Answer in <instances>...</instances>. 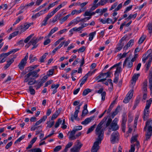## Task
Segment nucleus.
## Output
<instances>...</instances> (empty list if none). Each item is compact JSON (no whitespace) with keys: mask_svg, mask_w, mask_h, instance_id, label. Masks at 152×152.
<instances>
[{"mask_svg":"<svg viewBox=\"0 0 152 152\" xmlns=\"http://www.w3.org/2000/svg\"><path fill=\"white\" fill-rule=\"evenodd\" d=\"M150 111L149 109H144L143 112L142 117L144 121L146 120L149 116Z\"/></svg>","mask_w":152,"mask_h":152,"instance_id":"13","label":"nucleus"},{"mask_svg":"<svg viewBox=\"0 0 152 152\" xmlns=\"http://www.w3.org/2000/svg\"><path fill=\"white\" fill-rule=\"evenodd\" d=\"M33 87L32 86H30L29 87V90L30 91L31 94L32 95H34L35 94V91L32 88Z\"/></svg>","mask_w":152,"mask_h":152,"instance_id":"53","label":"nucleus"},{"mask_svg":"<svg viewBox=\"0 0 152 152\" xmlns=\"http://www.w3.org/2000/svg\"><path fill=\"white\" fill-rule=\"evenodd\" d=\"M152 52L151 49L148 50L146 53L144 54L142 58V61L144 63H145L146 60L148 59H149L151 57H152V54H151Z\"/></svg>","mask_w":152,"mask_h":152,"instance_id":"10","label":"nucleus"},{"mask_svg":"<svg viewBox=\"0 0 152 152\" xmlns=\"http://www.w3.org/2000/svg\"><path fill=\"white\" fill-rule=\"evenodd\" d=\"M137 136L135 135L131 137V142L133 144L135 142L137 141Z\"/></svg>","mask_w":152,"mask_h":152,"instance_id":"42","label":"nucleus"},{"mask_svg":"<svg viewBox=\"0 0 152 152\" xmlns=\"http://www.w3.org/2000/svg\"><path fill=\"white\" fill-rule=\"evenodd\" d=\"M58 30V27H55L54 28H53L50 30L48 36H47V37H46L45 38H49L56 31H57Z\"/></svg>","mask_w":152,"mask_h":152,"instance_id":"25","label":"nucleus"},{"mask_svg":"<svg viewBox=\"0 0 152 152\" xmlns=\"http://www.w3.org/2000/svg\"><path fill=\"white\" fill-rule=\"evenodd\" d=\"M96 126V124H94L91 126L88 130L87 134H89L92 131L94 130V129L95 128Z\"/></svg>","mask_w":152,"mask_h":152,"instance_id":"40","label":"nucleus"},{"mask_svg":"<svg viewBox=\"0 0 152 152\" xmlns=\"http://www.w3.org/2000/svg\"><path fill=\"white\" fill-rule=\"evenodd\" d=\"M55 5V4L54 3H53L50 4L48 7L47 8H45V10H46V11L47 12L51 7H53Z\"/></svg>","mask_w":152,"mask_h":152,"instance_id":"55","label":"nucleus"},{"mask_svg":"<svg viewBox=\"0 0 152 152\" xmlns=\"http://www.w3.org/2000/svg\"><path fill=\"white\" fill-rule=\"evenodd\" d=\"M34 4V2L33 1H32L29 3H28V4H27L26 5H25L23 7V8H26L27 9L28 8V7H31L32 6H33Z\"/></svg>","mask_w":152,"mask_h":152,"instance_id":"47","label":"nucleus"},{"mask_svg":"<svg viewBox=\"0 0 152 152\" xmlns=\"http://www.w3.org/2000/svg\"><path fill=\"white\" fill-rule=\"evenodd\" d=\"M115 100L113 101V102L111 103L107 111V113H109L111 111L114 107V105L115 104Z\"/></svg>","mask_w":152,"mask_h":152,"instance_id":"36","label":"nucleus"},{"mask_svg":"<svg viewBox=\"0 0 152 152\" xmlns=\"http://www.w3.org/2000/svg\"><path fill=\"white\" fill-rule=\"evenodd\" d=\"M91 12H90L89 10H87L85 12V13L83 14V16H91Z\"/></svg>","mask_w":152,"mask_h":152,"instance_id":"58","label":"nucleus"},{"mask_svg":"<svg viewBox=\"0 0 152 152\" xmlns=\"http://www.w3.org/2000/svg\"><path fill=\"white\" fill-rule=\"evenodd\" d=\"M48 53H45L39 59V61L41 63H42L44 62V59H45L46 56L48 55Z\"/></svg>","mask_w":152,"mask_h":152,"instance_id":"38","label":"nucleus"},{"mask_svg":"<svg viewBox=\"0 0 152 152\" xmlns=\"http://www.w3.org/2000/svg\"><path fill=\"white\" fill-rule=\"evenodd\" d=\"M152 121L151 120H147L145 126L144 127V129L146 130L147 129L146 137L145 140H148L149 139L152 135V127L150 125V123Z\"/></svg>","mask_w":152,"mask_h":152,"instance_id":"3","label":"nucleus"},{"mask_svg":"<svg viewBox=\"0 0 152 152\" xmlns=\"http://www.w3.org/2000/svg\"><path fill=\"white\" fill-rule=\"evenodd\" d=\"M120 108V107L118 106L116 108L114 111L111 114V117L112 118H113L118 113V110H119Z\"/></svg>","mask_w":152,"mask_h":152,"instance_id":"28","label":"nucleus"},{"mask_svg":"<svg viewBox=\"0 0 152 152\" xmlns=\"http://www.w3.org/2000/svg\"><path fill=\"white\" fill-rule=\"evenodd\" d=\"M82 129V126H76L70 133H72V134H75L77 131L81 130Z\"/></svg>","mask_w":152,"mask_h":152,"instance_id":"23","label":"nucleus"},{"mask_svg":"<svg viewBox=\"0 0 152 152\" xmlns=\"http://www.w3.org/2000/svg\"><path fill=\"white\" fill-rule=\"evenodd\" d=\"M147 27L148 29L149 30V33L151 34L152 32V24L151 23L148 24Z\"/></svg>","mask_w":152,"mask_h":152,"instance_id":"50","label":"nucleus"},{"mask_svg":"<svg viewBox=\"0 0 152 152\" xmlns=\"http://www.w3.org/2000/svg\"><path fill=\"white\" fill-rule=\"evenodd\" d=\"M94 116H92L86 119L85 120L83 121L81 124H82L86 125L91 122L92 120H93L94 118Z\"/></svg>","mask_w":152,"mask_h":152,"instance_id":"16","label":"nucleus"},{"mask_svg":"<svg viewBox=\"0 0 152 152\" xmlns=\"http://www.w3.org/2000/svg\"><path fill=\"white\" fill-rule=\"evenodd\" d=\"M137 15V13H136L134 15L130 14L129 15V16L127 18V19H128V20H131L132 18L135 19L136 18Z\"/></svg>","mask_w":152,"mask_h":152,"instance_id":"43","label":"nucleus"},{"mask_svg":"<svg viewBox=\"0 0 152 152\" xmlns=\"http://www.w3.org/2000/svg\"><path fill=\"white\" fill-rule=\"evenodd\" d=\"M28 58V53H27L25 57L21 61L18 66L19 69L21 70L23 69L26 63Z\"/></svg>","mask_w":152,"mask_h":152,"instance_id":"7","label":"nucleus"},{"mask_svg":"<svg viewBox=\"0 0 152 152\" xmlns=\"http://www.w3.org/2000/svg\"><path fill=\"white\" fill-rule=\"evenodd\" d=\"M119 135V134L118 132H114L112 134L110 138V141L111 143L114 144L118 141V140Z\"/></svg>","mask_w":152,"mask_h":152,"instance_id":"9","label":"nucleus"},{"mask_svg":"<svg viewBox=\"0 0 152 152\" xmlns=\"http://www.w3.org/2000/svg\"><path fill=\"white\" fill-rule=\"evenodd\" d=\"M110 74L111 72L110 71H109L106 73H101L99 75L96 77L95 79L96 80H98L101 77H104V75H107V77H109L110 76Z\"/></svg>","mask_w":152,"mask_h":152,"instance_id":"18","label":"nucleus"},{"mask_svg":"<svg viewBox=\"0 0 152 152\" xmlns=\"http://www.w3.org/2000/svg\"><path fill=\"white\" fill-rule=\"evenodd\" d=\"M134 39H131L127 43L126 45L124 47V49L126 50L128 48L132 46L134 42Z\"/></svg>","mask_w":152,"mask_h":152,"instance_id":"22","label":"nucleus"},{"mask_svg":"<svg viewBox=\"0 0 152 152\" xmlns=\"http://www.w3.org/2000/svg\"><path fill=\"white\" fill-rule=\"evenodd\" d=\"M117 68L115 71V75H117L118 74H119V73H120L122 71V69L121 67L116 66Z\"/></svg>","mask_w":152,"mask_h":152,"instance_id":"45","label":"nucleus"},{"mask_svg":"<svg viewBox=\"0 0 152 152\" xmlns=\"http://www.w3.org/2000/svg\"><path fill=\"white\" fill-rule=\"evenodd\" d=\"M54 72V69H50L47 72V74L49 76H50V75H53Z\"/></svg>","mask_w":152,"mask_h":152,"instance_id":"63","label":"nucleus"},{"mask_svg":"<svg viewBox=\"0 0 152 152\" xmlns=\"http://www.w3.org/2000/svg\"><path fill=\"white\" fill-rule=\"evenodd\" d=\"M80 4V7H81V9H84V11H85V10H86V8H85V7H83L84 6H85V5H86L88 3L87 2H85L81 4H80V3H79Z\"/></svg>","mask_w":152,"mask_h":152,"instance_id":"56","label":"nucleus"},{"mask_svg":"<svg viewBox=\"0 0 152 152\" xmlns=\"http://www.w3.org/2000/svg\"><path fill=\"white\" fill-rule=\"evenodd\" d=\"M75 134H72V133H70L69 137V139L71 140H75L77 138L80 136L82 134L81 132H78L76 135H75Z\"/></svg>","mask_w":152,"mask_h":152,"instance_id":"17","label":"nucleus"},{"mask_svg":"<svg viewBox=\"0 0 152 152\" xmlns=\"http://www.w3.org/2000/svg\"><path fill=\"white\" fill-rule=\"evenodd\" d=\"M62 7L61 6V5L60 4V5L58 6V7L56 8L54 10H53L51 12H50V14L52 15H53L56 12L58 11Z\"/></svg>","mask_w":152,"mask_h":152,"instance_id":"35","label":"nucleus"},{"mask_svg":"<svg viewBox=\"0 0 152 152\" xmlns=\"http://www.w3.org/2000/svg\"><path fill=\"white\" fill-rule=\"evenodd\" d=\"M140 76V74H134L132 77V80L136 81V80L138 79V77Z\"/></svg>","mask_w":152,"mask_h":152,"instance_id":"49","label":"nucleus"},{"mask_svg":"<svg viewBox=\"0 0 152 152\" xmlns=\"http://www.w3.org/2000/svg\"><path fill=\"white\" fill-rule=\"evenodd\" d=\"M34 35V34H32L24 40V42L25 43H27L31 38Z\"/></svg>","mask_w":152,"mask_h":152,"instance_id":"48","label":"nucleus"},{"mask_svg":"<svg viewBox=\"0 0 152 152\" xmlns=\"http://www.w3.org/2000/svg\"><path fill=\"white\" fill-rule=\"evenodd\" d=\"M152 102V99L150 98L149 100L146 101V104L145 107V108L149 109Z\"/></svg>","mask_w":152,"mask_h":152,"instance_id":"29","label":"nucleus"},{"mask_svg":"<svg viewBox=\"0 0 152 152\" xmlns=\"http://www.w3.org/2000/svg\"><path fill=\"white\" fill-rule=\"evenodd\" d=\"M108 117V116L104 117L98 124L96 129V133L98 135V137L92 147V152H97L99 148V145L101 143L103 139L105 129L104 128H102V125L106 121Z\"/></svg>","mask_w":152,"mask_h":152,"instance_id":"1","label":"nucleus"},{"mask_svg":"<svg viewBox=\"0 0 152 152\" xmlns=\"http://www.w3.org/2000/svg\"><path fill=\"white\" fill-rule=\"evenodd\" d=\"M33 24V23H24L18 27L17 30L20 31L21 32H24Z\"/></svg>","mask_w":152,"mask_h":152,"instance_id":"6","label":"nucleus"},{"mask_svg":"<svg viewBox=\"0 0 152 152\" xmlns=\"http://www.w3.org/2000/svg\"><path fill=\"white\" fill-rule=\"evenodd\" d=\"M135 144H132L131 145V148L129 150V152H134L135 151Z\"/></svg>","mask_w":152,"mask_h":152,"instance_id":"62","label":"nucleus"},{"mask_svg":"<svg viewBox=\"0 0 152 152\" xmlns=\"http://www.w3.org/2000/svg\"><path fill=\"white\" fill-rule=\"evenodd\" d=\"M53 16L51 14L50 12L49 13L42 21L41 23V26L42 27L43 26H46L47 24V21L48 20Z\"/></svg>","mask_w":152,"mask_h":152,"instance_id":"15","label":"nucleus"},{"mask_svg":"<svg viewBox=\"0 0 152 152\" xmlns=\"http://www.w3.org/2000/svg\"><path fill=\"white\" fill-rule=\"evenodd\" d=\"M27 152H42V150L39 148H35L28 150Z\"/></svg>","mask_w":152,"mask_h":152,"instance_id":"33","label":"nucleus"},{"mask_svg":"<svg viewBox=\"0 0 152 152\" xmlns=\"http://www.w3.org/2000/svg\"><path fill=\"white\" fill-rule=\"evenodd\" d=\"M71 15L70 14H69L62 18L59 19V20L60 21V23L61 24H62L63 22L66 21L68 18Z\"/></svg>","mask_w":152,"mask_h":152,"instance_id":"30","label":"nucleus"},{"mask_svg":"<svg viewBox=\"0 0 152 152\" xmlns=\"http://www.w3.org/2000/svg\"><path fill=\"white\" fill-rule=\"evenodd\" d=\"M23 18L22 16H19V17L17 20H16L15 21L13 25L14 26L17 23H18L20 22V21L21 20L23 19Z\"/></svg>","mask_w":152,"mask_h":152,"instance_id":"41","label":"nucleus"},{"mask_svg":"<svg viewBox=\"0 0 152 152\" xmlns=\"http://www.w3.org/2000/svg\"><path fill=\"white\" fill-rule=\"evenodd\" d=\"M149 87L152 91V79H149Z\"/></svg>","mask_w":152,"mask_h":152,"instance_id":"64","label":"nucleus"},{"mask_svg":"<svg viewBox=\"0 0 152 152\" xmlns=\"http://www.w3.org/2000/svg\"><path fill=\"white\" fill-rule=\"evenodd\" d=\"M140 97L139 96L136 98L133 107V110H134L136 108V107L138 106V104L140 103Z\"/></svg>","mask_w":152,"mask_h":152,"instance_id":"26","label":"nucleus"},{"mask_svg":"<svg viewBox=\"0 0 152 152\" xmlns=\"http://www.w3.org/2000/svg\"><path fill=\"white\" fill-rule=\"evenodd\" d=\"M83 103L82 102L80 104L75 108V111L74 112V114H71V116L69 119L72 122L74 121V120L79 121V119L78 117V114L79 112V110L80 108V106L82 105Z\"/></svg>","mask_w":152,"mask_h":152,"instance_id":"4","label":"nucleus"},{"mask_svg":"<svg viewBox=\"0 0 152 152\" xmlns=\"http://www.w3.org/2000/svg\"><path fill=\"white\" fill-rule=\"evenodd\" d=\"M96 31H94L93 32H91L90 33L89 35V40L90 41H91L92 40L94 36L96 34Z\"/></svg>","mask_w":152,"mask_h":152,"instance_id":"37","label":"nucleus"},{"mask_svg":"<svg viewBox=\"0 0 152 152\" xmlns=\"http://www.w3.org/2000/svg\"><path fill=\"white\" fill-rule=\"evenodd\" d=\"M73 145L72 142H69L66 146L65 149L63 151V152H67L68 149L70 148Z\"/></svg>","mask_w":152,"mask_h":152,"instance_id":"27","label":"nucleus"},{"mask_svg":"<svg viewBox=\"0 0 152 152\" xmlns=\"http://www.w3.org/2000/svg\"><path fill=\"white\" fill-rule=\"evenodd\" d=\"M103 89L102 88H100L97 91V93L99 94H101L102 100L104 101L105 100L106 93L105 91H103Z\"/></svg>","mask_w":152,"mask_h":152,"instance_id":"21","label":"nucleus"},{"mask_svg":"<svg viewBox=\"0 0 152 152\" xmlns=\"http://www.w3.org/2000/svg\"><path fill=\"white\" fill-rule=\"evenodd\" d=\"M118 119L115 118L112 122L110 124V127L109 128V129H112L113 131H115L119 128V126L117 125V123Z\"/></svg>","mask_w":152,"mask_h":152,"instance_id":"8","label":"nucleus"},{"mask_svg":"<svg viewBox=\"0 0 152 152\" xmlns=\"http://www.w3.org/2000/svg\"><path fill=\"white\" fill-rule=\"evenodd\" d=\"M87 78L86 77H85V76H84L82 79L81 80V82L80 83V87H82L83 85L85 83V82L86 81Z\"/></svg>","mask_w":152,"mask_h":152,"instance_id":"46","label":"nucleus"},{"mask_svg":"<svg viewBox=\"0 0 152 152\" xmlns=\"http://www.w3.org/2000/svg\"><path fill=\"white\" fill-rule=\"evenodd\" d=\"M40 69H38L33 71H29L28 73L25 76V79L24 81V83H27L29 79L34 80L39 77L38 73L40 72Z\"/></svg>","mask_w":152,"mask_h":152,"instance_id":"2","label":"nucleus"},{"mask_svg":"<svg viewBox=\"0 0 152 152\" xmlns=\"http://www.w3.org/2000/svg\"><path fill=\"white\" fill-rule=\"evenodd\" d=\"M25 137V135H23L19 138H18L17 140L15 142V144H16L17 143H18V142H20V141L23 139Z\"/></svg>","mask_w":152,"mask_h":152,"instance_id":"52","label":"nucleus"},{"mask_svg":"<svg viewBox=\"0 0 152 152\" xmlns=\"http://www.w3.org/2000/svg\"><path fill=\"white\" fill-rule=\"evenodd\" d=\"M118 4V3L117 2H116L115 3H114L113 4V5H112V6H111V7L110 8L109 10L110 11H111V10H112L113 9H114L117 5Z\"/></svg>","mask_w":152,"mask_h":152,"instance_id":"61","label":"nucleus"},{"mask_svg":"<svg viewBox=\"0 0 152 152\" xmlns=\"http://www.w3.org/2000/svg\"><path fill=\"white\" fill-rule=\"evenodd\" d=\"M133 89H131L129 91L123 101L124 103H127L129 102L133 96Z\"/></svg>","mask_w":152,"mask_h":152,"instance_id":"11","label":"nucleus"},{"mask_svg":"<svg viewBox=\"0 0 152 152\" xmlns=\"http://www.w3.org/2000/svg\"><path fill=\"white\" fill-rule=\"evenodd\" d=\"M16 56L14 57L10 60L7 61V64H6L4 66V68L5 69H6L8 68L14 62V59L16 58Z\"/></svg>","mask_w":152,"mask_h":152,"instance_id":"20","label":"nucleus"},{"mask_svg":"<svg viewBox=\"0 0 152 152\" xmlns=\"http://www.w3.org/2000/svg\"><path fill=\"white\" fill-rule=\"evenodd\" d=\"M47 124H48L47 127H48L50 128H51L54 124V121H53L52 122H50V121H48L47 123Z\"/></svg>","mask_w":152,"mask_h":152,"instance_id":"51","label":"nucleus"},{"mask_svg":"<svg viewBox=\"0 0 152 152\" xmlns=\"http://www.w3.org/2000/svg\"><path fill=\"white\" fill-rule=\"evenodd\" d=\"M46 12V10L44 9L40 11L39 12L36 14L37 15V16L39 17L41 15L44 14Z\"/></svg>","mask_w":152,"mask_h":152,"instance_id":"54","label":"nucleus"},{"mask_svg":"<svg viewBox=\"0 0 152 152\" xmlns=\"http://www.w3.org/2000/svg\"><path fill=\"white\" fill-rule=\"evenodd\" d=\"M147 83L148 82L147 80L144 81L143 83L142 88L145 92H146L147 91Z\"/></svg>","mask_w":152,"mask_h":152,"instance_id":"31","label":"nucleus"},{"mask_svg":"<svg viewBox=\"0 0 152 152\" xmlns=\"http://www.w3.org/2000/svg\"><path fill=\"white\" fill-rule=\"evenodd\" d=\"M61 149V146L58 145L56 146L54 149V151L55 152H57L59 151Z\"/></svg>","mask_w":152,"mask_h":152,"instance_id":"57","label":"nucleus"},{"mask_svg":"<svg viewBox=\"0 0 152 152\" xmlns=\"http://www.w3.org/2000/svg\"><path fill=\"white\" fill-rule=\"evenodd\" d=\"M91 91V90L89 88L86 89L84 90L82 94V95L83 96L87 95Z\"/></svg>","mask_w":152,"mask_h":152,"instance_id":"39","label":"nucleus"},{"mask_svg":"<svg viewBox=\"0 0 152 152\" xmlns=\"http://www.w3.org/2000/svg\"><path fill=\"white\" fill-rule=\"evenodd\" d=\"M61 111V109L59 108L52 115L51 120H53L56 118Z\"/></svg>","mask_w":152,"mask_h":152,"instance_id":"19","label":"nucleus"},{"mask_svg":"<svg viewBox=\"0 0 152 152\" xmlns=\"http://www.w3.org/2000/svg\"><path fill=\"white\" fill-rule=\"evenodd\" d=\"M84 11V9L82 8L80 9L79 10H73L71 12V15H74L75 14L77 15L80 14L83 12Z\"/></svg>","mask_w":152,"mask_h":152,"instance_id":"24","label":"nucleus"},{"mask_svg":"<svg viewBox=\"0 0 152 152\" xmlns=\"http://www.w3.org/2000/svg\"><path fill=\"white\" fill-rule=\"evenodd\" d=\"M1 57V58H4V59H5V58L8 56L9 54L7 53H3L1 54L0 55Z\"/></svg>","mask_w":152,"mask_h":152,"instance_id":"60","label":"nucleus"},{"mask_svg":"<svg viewBox=\"0 0 152 152\" xmlns=\"http://www.w3.org/2000/svg\"><path fill=\"white\" fill-rule=\"evenodd\" d=\"M28 85H32L37 83L36 80L34 81L33 80L29 79L28 81Z\"/></svg>","mask_w":152,"mask_h":152,"instance_id":"44","label":"nucleus"},{"mask_svg":"<svg viewBox=\"0 0 152 152\" xmlns=\"http://www.w3.org/2000/svg\"><path fill=\"white\" fill-rule=\"evenodd\" d=\"M39 66L38 65H35L30 66L29 68H30L29 71H33L34 69H35L37 67Z\"/></svg>","mask_w":152,"mask_h":152,"instance_id":"59","label":"nucleus"},{"mask_svg":"<svg viewBox=\"0 0 152 152\" xmlns=\"http://www.w3.org/2000/svg\"><path fill=\"white\" fill-rule=\"evenodd\" d=\"M122 121L121 124V129L122 131L124 132H125L126 128V124L127 121L126 118L124 116L122 118Z\"/></svg>","mask_w":152,"mask_h":152,"instance_id":"14","label":"nucleus"},{"mask_svg":"<svg viewBox=\"0 0 152 152\" xmlns=\"http://www.w3.org/2000/svg\"><path fill=\"white\" fill-rule=\"evenodd\" d=\"M146 37V35L144 34H143L142 36L140 37L139 41L138 44H140L142 43L145 40Z\"/></svg>","mask_w":152,"mask_h":152,"instance_id":"34","label":"nucleus"},{"mask_svg":"<svg viewBox=\"0 0 152 152\" xmlns=\"http://www.w3.org/2000/svg\"><path fill=\"white\" fill-rule=\"evenodd\" d=\"M152 61V57H151V58H149V59H148V61L147 63L146 64V71H148V70L150 67V66L151 63Z\"/></svg>","mask_w":152,"mask_h":152,"instance_id":"32","label":"nucleus"},{"mask_svg":"<svg viewBox=\"0 0 152 152\" xmlns=\"http://www.w3.org/2000/svg\"><path fill=\"white\" fill-rule=\"evenodd\" d=\"M83 144L81 143L80 140H77L75 143L73 147L71 149V152H79Z\"/></svg>","mask_w":152,"mask_h":152,"instance_id":"5","label":"nucleus"},{"mask_svg":"<svg viewBox=\"0 0 152 152\" xmlns=\"http://www.w3.org/2000/svg\"><path fill=\"white\" fill-rule=\"evenodd\" d=\"M38 42L37 41H36L35 39V37H34L29 42V44L30 45H32L33 46L31 48V50H33L34 49L37 48L38 46V45L37 43Z\"/></svg>","mask_w":152,"mask_h":152,"instance_id":"12","label":"nucleus"}]
</instances>
